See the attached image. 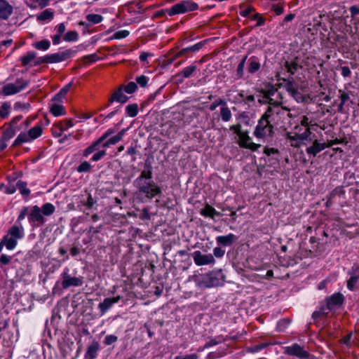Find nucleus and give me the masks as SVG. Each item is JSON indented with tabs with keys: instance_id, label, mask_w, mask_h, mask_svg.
I'll list each match as a JSON object with an SVG mask.
<instances>
[{
	"instance_id": "obj_1",
	"label": "nucleus",
	"mask_w": 359,
	"mask_h": 359,
	"mask_svg": "<svg viewBox=\"0 0 359 359\" xmlns=\"http://www.w3.org/2000/svg\"><path fill=\"white\" fill-rule=\"evenodd\" d=\"M153 168L150 163L146 161L144 169L141 172L139 177L134 180V186L147 198L152 199L155 196L162 194L161 187L154 182Z\"/></svg>"
},
{
	"instance_id": "obj_2",
	"label": "nucleus",
	"mask_w": 359,
	"mask_h": 359,
	"mask_svg": "<svg viewBox=\"0 0 359 359\" xmlns=\"http://www.w3.org/2000/svg\"><path fill=\"white\" fill-rule=\"evenodd\" d=\"M289 111L290 109L287 107H280L278 106L269 107L266 112L258 121V124L254 131L255 136L259 139L271 137L273 134L272 123L276 121V117Z\"/></svg>"
},
{
	"instance_id": "obj_3",
	"label": "nucleus",
	"mask_w": 359,
	"mask_h": 359,
	"mask_svg": "<svg viewBox=\"0 0 359 359\" xmlns=\"http://www.w3.org/2000/svg\"><path fill=\"white\" fill-rule=\"evenodd\" d=\"M55 210V206L50 203H44L41 208L38 205L32 206L28 215V220L33 226L36 225V223L37 225L43 224L46 222L44 217L50 216Z\"/></svg>"
},
{
	"instance_id": "obj_4",
	"label": "nucleus",
	"mask_w": 359,
	"mask_h": 359,
	"mask_svg": "<svg viewBox=\"0 0 359 359\" xmlns=\"http://www.w3.org/2000/svg\"><path fill=\"white\" fill-rule=\"evenodd\" d=\"M225 282V276L223 271L219 270L212 271L203 276L201 283L196 285L201 288H209L221 286Z\"/></svg>"
},
{
	"instance_id": "obj_5",
	"label": "nucleus",
	"mask_w": 359,
	"mask_h": 359,
	"mask_svg": "<svg viewBox=\"0 0 359 359\" xmlns=\"http://www.w3.org/2000/svg\"><path fill=\"white\" fill-rule=\"evenodd\" d=\"M198 5L192 0L182 1L166 10L169 16L197 10Z\"/></svg>"
},
{
	"instance_id": "obj_6",
	"label": "nucleus",
	"mask_w": 359,
	"mask_h": 359,
	"mask_svg": "<svg viewBox=\"0 0 359 359\" xmlns=\"http://www.w3.org/2000/svg\"><path fill=\"white\" fill-rule=\"evenodd\" d=\"M29 84V81L22 79H18L13 83H7L2 88V93L5 95L17 94L25 89Z\"/></svg>"
},
{
	"instance_id": "obj_7",
	"label": "nucleus",
	"mask_w": 359,
	"mask_h": 359,
	"mask_svg": "<svg viewBox=\"0 0 359 359\" xmlns=\"http://www.w3.org/2000/svg\"><path fill=\"white\" fill-rule=\"evenodd\" d=\"M69 269H65L62 273V287L63 289L69 288V287H79L83 284V277H72L69 274Z\"/></svg>"
},
{
	"instance_id": "obj_8",
	"label": "nucleus",
	"mask_w": 359,
	"mask_h": 359,
	"mask_svg": "<svg viewBox=\"0 0 359 359\" xmlns=\"http://www.w3.org/2000/svg\"><path fill=\"white\" fill-rule=\"evenodd\" d=\"M115 133V129L109 128L106 130L102 135L98 138L96 141H95L90 146L87 147L83 151V156L87 157L90 154L93 153L95 150H97L101 148V144L105 141L107 138H109L112 134Z\"/></svg>"
},
{
	"instance_id": "obj_9",
	"label": "nucleus",
	"mask_w": 359,
	"mask_h": 359,
	"mask_svg": "<svg viewBox=\"0 0 359 359\" xmlns=\"http://www.w3.org/2000/svg\"><path fill=\"white\" fill-rule=\"evenodd\" d=\"M263 102H268L271 105L270 107H280L282 97L278 93L276 88L271 87L270 89L263 92Z\"/></svg>"
},
{
	"instance_id": "obj_10",
	"label": "nucleus",
	"mask_w": 359,
	"mask_h": 359,
	"mask_svg": "<svg viewBox=\"0 0 359 359\" xmlns=\"http://www.w3.org/2000/svg\"><path fill=\"white\" fill-rule=\"evenodd\" d=\"M347 274L349 276V278L346 281L347 288L351 291H353L355 290L359 281V265L353 264L348 271Z\"/></svg>"
},
{
	"instance_id": "obj_11",
	"label": "nucleus",
	"mask_w": 359,
	"mask_h": 359,
	"mask_svg": "<svg viewBox=\"0 0 359 359\" xmlns=\"http://www.w3.org/2000/svg\"><path fill=\"white\" fill-rule=\"evenodd\" d=\"M76 51L72 49L65 50L64 51L49 54V63H57L65 61L72 57Z\"/></svg>"
},
{
	"instance_id": "obj_12",
	"label": "nucleus",
	"mask_w": 359,
	"mask_h": 359,
	"mask_svg": "<svg viewBox=\"0 0 359 359\" xmlns=\"http://www.w3.org/2000/svg\"><path fill=\"white\" fill-rule=\"evenodd\" d=\"M193 258L197 266L211 264L215 262V259L211 254H202L201 251H195L193 253Z\"/></svg>"
},
{
	"instance_id": "obj_13",
	"label": "nucleus",
	"mask_w": 359,
	"mask_h": 359,
	"mask_svg": "<svg viewBox=\"0 0 359 359\" xmlns=\"http://www.w3.org/2000/svg\"><path fill=\"white\" fill-rule=\"evenodd\" d=\"M332 144H327L325 142H320L318 140H314L312 144L306 148V151L308 154L316 156L319 152Z\"/></svg>"
},
{
	"instance_id": "obj_14",
	"label": "nucleus",
	"mask_w": 359,
	"mask_h": 359,
	"mask_svg": "<svg viewBox=\"0 0 359 359\" xmlns=\"http://www.w3.org/2000/svg\"><path fill=\"white\" fill-rule=\"evenodd\" d=\"M286 353L291 355H295L301 359H306L309 357V353L297 344L287 347Z\"/></svg>"
},
{
	"instance_id": "obj_15",
	"label": "nucleus",
	"mask_w": 359,
	"mask_h": 359,
	"mask_svg": "<svg viewBox=\"0 0 359 359\" xmlns=\"http://www.w3.org/2000/svg\"><path fill=\"white\" fill-rule=\"evenodd\" d=\"M252 22H256L254 25L251 26V28H253L263 25L265 20L260 14L255 13L251 6L248 5V24Z\"/></svg>"
},
{
	"instance_id": "obj_16",
	"label": "nucleus",
	"mask_w": 359,
	"mask_h": 359,
	"mask_svg": "<svg viewBox=\"0 0 359 359\" xmlns=\"http://www.w3.org/2000/svg\"><path fill=\"white\" fill-rule=\"evenodd\" d=\"M230 129L233 130L237 135V142L240 147L247 148V132L241 131V126L240 124L233 125L231 126Z\"/></svg>"
},
{
	"instance_id": "obj_17",
	"label": "nucleus",
	"mask_w": 359,
	"mask_h": 359,
	"mask_svg": "<svg viewBox=\"0 0 359 359\" xmlns=\"http://www.w3.org/2000/svg\"><path fill=\"white\" fill-rule=\"evenodd\" d=\"M121 298L119 295L112 298H105L103 302L98 304V309L101 313L104 314L114 304L118 303Z\"/></svg>"
},
{
	"instance_id": "obj_18",
	"label": "nucleus",
	"mask_w": 359,
	"mask_h": 359,
	"mask_svg": "<svg viewBox=\"0 0 359 359\" xmlns=\"http://www.w3.org/2000/svg\"><path fill=\"white\" fill-rule=\"evenodd\" d=\"M203 43L199 42V43L194 44V46L187 47V48L182 49L181 50L177 52L175 55V56H173L172 58L169 59L170 63L172 62L176 58L183 56V55H185L190 52L198 51L203 47Z\"/></svg>"
},
{
	"instance_id": "obj_19",
	"label": "nucleus",
	"mask_w": 359,
	"mask_h": 359,
	"mask_svg": "<svg viewBox=\"0 0 359 359\" xmlns=\"http://www.w3.org/2000/svg\"><path fill=\"white\" fill-rule=\"evenodd\" d=\"M127 129L123 128L120 132H118L116 135L107 138L105 141H104L101 144V147L105 149L109 147L111 145H114L119 141H121L123 136L125 135Z\"/></svg>"
},
{
	"instance_id": "obj_20",
	"label": "nucleus",
	"mask_w": 359,
	"mask_h": 359,
	"mask_svg": "<svg viewBox=\"0 0 359 359\" xmlns=\"http://www.w3.org/2000/svg\"><path fill=\"white\" fill-rule=\"evenodd\" d=\"M197 67L196 65H190L184 68L180 72L175 75V78L177 81L182 82L184 79H187L191 76L193 73L196 70Z\"/></svg>"
},
{
	"instance_id": "obj_21",
	"label": "nucleus",
	"mask_w": 359,
	"mask_h": 359,
	"mask_svg": "<svg viewBox=\"0 0 359 359\" xmlns=\"http://www.w3.org/2000/svg\"><path fill=\"white\" fill-rule=\"evenodd\" d=\"M285 88L290 95L297 102L302 100V95L298 91L293 81H288L285 85Z\"/></svg>"
},
{
	"instance_id": "obj_22",
	"label": "nucleus",
	"mask_w": 359,
	"mask_h": 359,
	"mask_svg": "<svg viewBox=\"0 0 359 359\" xmlns=\"http://www.w3.org/2000/svg\"><path fill=\"white\" fill-rule=\"evenodd\" d=\"M128 97L123 93V87L118 88L109 98V102L112 103L113 102H117L120 103H125L127 102Z\"/></svg>"
},
{
	"instance_id": "obj_23",
	"label": "nucleus",
	"mask_w": 359,
	"mask_h": 359,
	"mask_svg": "<svg viewBox=\"0 0 359 359\" xmlns=\"http://www.w3.org/2000/svg\"><path fill=\"white\" fill-rule=\"evenodd\" d=\"M99 349V343L96 341H93L87 348L86 353L85 354L86 359H95L97 357V353Z\"/></svg>"
},
{
	"instance_id": "obj_24",
	"label": "nucleus",
	"mask_w": 359,
	"mask_h": 359,
	"mask_svg": "<svg viewBox=\"0 0 359 359\" xmlns=\"http://www.w3.org/2000/svg\"><path fill=\"white\" fill-rule=\"evenodd\" d=\"M236 237L233 233H229L226 236H219L216 238V241L217 244L221 245L222 246H229L231 245Z\"/></svg>"
},
{
	"instance_id": "obj_25",
	"label": "nucleus",
	"mask_w": 359,
	"mask_h": 359,
	"mask_svg": "<svg viewBox=\"0 0 359 359\" xmlns=\"http://www.w3.org/2000/svg\"><path fill=\"white\" fill-rule=\"evenodd\" d=\"M13 8L6 1L0 0V18L7 19L12 13Z\"/></svg>"
},
{
	"instance_id": "obj_26",
	"label": "nucleus",
	"mask_w": 359,
	"mask_h": 359,
	"mask_svg": "<svg viewBox=\"0 0 359 359\" xmlns=\"http://www.w3.org/2000/svg\"><path fill=\"white\" fill-rule=\"evenodd\" d=\"M17 243L18 240L8 233L3 238L0 245H2V248L5 245L8 250H11L15 248Z\"/></svg>"
},
{
	"instance_id": "obj_27",
	"label": "nucleus",
	"mask_w": 359,
	"mask_h": 359,
	"mask_svg": "<svg viewBox=\"0 0 359 359\" xmlns=\"http://www.w3.org/2000/svg\"><path fill=\"white\" fill-rule=\"evenodd\" d=\"M201 215L205 217H210L212 219H214L215 216L222 215L219 212H217L210 205H206L203 209H201Z\"/></svg>"
},
{
	"instance_id": "obj_28",
	"label": "nucleus",
	"mask_w": 359,
	"mask_h": 359,
	"mask_svg": "<svg viewBox=\"0 0 359 359\" xmlns=\"http://www.w3.org/2000/svg\"><path fill=\"white\" fill-rule=\"evenodd\" d=\"M8 233L17 240L21 239L24 237V229L21 225H13L9 229Z\"/></svg>"
},
{
	"instance_id": "obj_29",
	"label": "nucleus",
	"mask_w": 359,
	"mask_h": 359,
	"mask_svg": "<svg viewBox=\"0 0 359 359\" xmlns=\"http://www.w3.org/2000/svg\"><path fill=\"white\" fill-rule=\"evenodd\" d=\"M49 107L50 111L55 116H60L66 114L65 109L62 104L53 103L50 104Z\"/></svg>"
},
{
	"instance_id": "obj_30",
	"label": "nucleus",
	"mask_w": 359,
	"mask_h": 359,
	"mask_svg": "<svg viewBox=\"0 0 359 359\" xmlns=\"http://www.w3.org/2000/svg\"><path fill=\"white\" fill-rule=\"evenodd\" d=\"M344 302V296L341 293H335L327 300V306L330 308L332 305H340Z\"/></svg>"
},
{
	"instance_id": "obj_31",
	"label": "nucleus",
	"mask_w": 359,
	"mask_h": 359,
	"mask_svg": "<svg viewBox=\"0 0 359 359\" xmlns=\"http://www.w3.org/2000/svg\"><path fill=\"white\" fill-rule=\"evenodd\" d=\"M42 127L39 125H37L29 129L27 133L29 139L32 141L39 137L42 135Z\"/></svg>"
},
{
	"instance_id": "obj_32",
	"label": "nucleus",
	"mask_w": 359,
	"mask_h": 359,
	"mask_svg": "<svg viewBox=\"0 0 359 359\" xmlns=\"http://www.w3.org/2000/svg\"><path fill=\"white\" fill-rule=\"evenodd\" d=\"M285 67L287 72H289L290 74H295V72H297L300 67L297 60H292L291 62H285Z\"/></svg>"
},
{
	"instance_id": "obj_33",
	"label": "nucleus",
	"mask_w": 359,
	"mask_h": 359,
	"mask_svg": "<svg viewBox=\"0 0 359 359\" xmlns=\"http://www.w3.org/2000/svg\"><path fill=\"white\" fill-rule=\"evenodd\" d=\"M32 140L29 139V137L28 136V133H21L18 135L17 138L13 142L12 146L16 147L18 145H20L25 142H31Z\"/></svg>"
},
{
	"instance_id": "obj_34",
	"label": "nucleus",
	"mask_w": 359,
	"mask_h": 359,
	"mask_svg": "<svg viewBox=\"0 0 359 359\" xmlns=\"http://www.w3.org/2000/svg\"><path fill=\"white\" fill-rule=\"evenodd\" d=\"M16 187L22 196H28L30 194V190L27 188V182L19 180L16 182Z\"/></svg>"
},
{
	"instance_id": "obj_35",
	"label": "nucleus",
	"mask_w": 359,
	"mask_h": 359,
	"mask_svg": "<svg viewBox=\"0 0 359 359\" xmlns=\"http://www.w3.org/2000/svg\"><path fill=\"white\" fill-rule=\"evenodd\" d=\"M74 124L71 119H67L64 121H60L54 125L57 129H60L62 132L69 128L73 127Z\"/></svg>"
},
{
	"instance_id": "obj_36",
	"label": "nucleus",
	"mask_w": 359,
	"mask_h": 359,
	"mask_svg": "<svg viewBox=\"0 0 359 359\" xmlns=\"http://www.w3.org/2000/svg\"><path fill=\"white\" fill-rule=\"evenodd\" d=\"M261 67V64L255 57H251L248 65V72L255 73Z\"/></svg>"
},
{
	"instance_id": "obj_37",
	"label": "nucleus",
	"mask_w": 359,
	"mask_h": 359,
	"mask_svg": "<svg viewBox=\"0 0 359 359\" xmlns=\"http://www.w3.org/2000/svg\"><path fill=\"white\" fill-rule=\"evenodd\" d=\"M16 130H17L15 128L9 126L4 131L2 139H4V141H8L11 140L15 135Z\"/></svg>"
},
{
	"instance_id": "obj_38",
	"label": "nucleus",
	"mask_w": 359,
	"mask_h": 359,
	"mask_svg": "<svg viewBox=\"0 0 359 359\" xmlns=\"http://www.w3.org/2000/svg\"><path fill=\"white\" fill-rule=\"evenodd\" d=\"M126 111L130 117H135L138 113V106L137 104H128L126 107Z\"/></svg>"
},
{
	"instance_id": "obj_39",
	"label": "nucleus",
	"mask_w": 359,
	"mask_h": 359,
	"mask_svg": "<svg viewBox=\"0 0 359 359\" xmlns=\"http://www.w3.org/2000/svg\"><path fill=\"white\" fill-rule=\"evenodd\" d=\"M50 43L48 40L44 39L34 44V46L41 50H46L50 48Z\"/></svg>"
},
{
	"instance_id": "obj_40",
	"label": "nucleus",
	"mask_w": 359,
	"mask_h": 359,
	"mask_svg": "<svg viewBox=\"0 0 359 359\" xmlns=\"http://www.w3.org/2000/svg\"><path fill=\"white\" fill-rule=\"evenodd\" d=\"M220 116L223 121H229L231 118L230 109L226 107H222L220 110Z\"/></svg>"
},
{
	"instance_id": "obj_41",
	"label": "nucleus",
	"mask_w": 359,
	"mask_h": 359,
	"mask_svg": "<svg viewBox=\"0 0 359 359\" xmlns=\"http://www.w3.org/2000/svg\"><path fill=\"white\" fill-rule=\"evenodd\" d=\"M36 57V54L34 52L28 53L25 56L20 58V61L23 66H27Z\"/></svg>"
},
{
	"instance_id": "obj_42",
	"label": "nucleus",
	"mask_w": 359,
	"mask_h": 359,
	"mask_svg": "<svg viewBox=\"0 0 359 359\" xmlns=\"http://www.w3.org/2000/svg\"><path fill=\"white\" fill-rule=\"evenodd\" d=\"M30 1L29 6L31 8L40 7L43 8L48 5L50 0H30Z\"/></svg>"
},
{
	"instance_id": "obj_43",
	"label": "nucleus",
	"mask_w": 359,
	"mask_h": 359,
	"mask_svg": "<svg viewBox=\"0 0 359 359\" xmlns=\"http://www.w3.org/2000/svg\"><path fill=\"white\" fill-rule=\"evenodd\" d=\"M77 39L78 33L76 31L68 32L63 36V39L65 41H75Z\"/></svg>"
},
{
	"instance_id": "obj_44",
	"label": "nucleus",
	"mask_w": 359,
	"mask_h": 359,
	"mask_svg": "<svg viewBox=\"0 0 359 359\" xmlns=\"http://www.w3.org/2000/svg\"><path fill=\"white\" fill-rule=\"evenodd\" d=\"M86 18L93 24H97L102 22L103 19L102 16L98 14H89L87 15Z\"/></svg>"
},
{
	"instance_id": "obj_45",
	"label": "nucleus",
	"mask_w": 359,
	"mask_h": 359,
	"mask_svg": "<svg viewBox=\"0 0 359 359\" xmlns=\"http://www.w3.org/2000/svg\"><path fill=\"white\" fill-rule=\"evenodd\" d=\"M53 18V13L49 10L43 11L38 17L39 20L44 21L46 20H50Z\"/></svg>"
},
{
	"instance_id": "obj_46",
	"label": "nucleus",
	"mask_w": 359,
	"mask_h": 359,
	"mask_svg": "<svg viewBox=\"0 0 359 359\" xmlns=\"http://www.w3.org/2000/svg\"><path fill=\"white\" fill-rule=\"evenodd\" d=\"M10 104L7 102L2 104L0 107V116L3 118H6L9 114Z\"/></svg>"
},
{
	"instance_id": "obj_47",
	"label": "nucleus",
	"mask_w": 359,
	"mask_h": 359,
	"mask_svg": "<svg viewBox=\"0 0 359 359\" xmlns=\"http://www.w3.org/2000/svg\"><path fill=\"white\" fill-rule=\"evenodd\" d=\"M91 168V165L88 161H83L79 165L77 171L79 172H86L90 171Z\"/></svg>"
},
{
	"instance_id": "obj_48",
	"label": "nucleus",
	"mask_w": 359,
	"mask_h": 359,
	"mask_svg": "<svg viewBox=\"0 0 359 359\" xmlns=\"http://www.w3.org/2000/svg\"><path fill=\"white\" fill-rule=\"evenodd\" d=\"M95 151L97 152H95L91 158V160L93 161H98L107 154L106 151L104 149L100 150L99 149L97 150H95Z\"/></svg>"
},
{
	"instance_id": "obj_49",
	"label": "nucleus",
	"mask_w": 359,
	"mask_h": 359,
	"mask_svg": "<svg viewBox=\"0 0 359 359\" xmlns=\"http://www.w3.org/2000/svg\"><path fill=\"white\" fill-rule=\"evenodd\" d=\"M149 80V77L144 75L137 76L135 79L136 83L141 87H145L147 85Z\"/></svg>"
},
{
	"instance_id": "obj_50",
	"label": "nucleus",
	"mask_w": 359,
	"mask_h": 359,
	"mask_svg": "<svg viewBox=\"0 0 359 359\" xmlns=\"http://www.w3.org/2000/svg\"><path fill=\"white\" fill-rule=\"evenodd\" d=\"M82 205L86 206L88 208H92L96 201L93 199L90 194L88 195L86 201H81Z\"/></svg>"
},
{
	"instance_id": "obj_51",
	"label": "nucleus",
	"mask_w": 359,
	"mask_h": 359,
	"mask_svg": "<svg viewBox=\"0 0 359 359\" xmlns=\"http://www.w3.org/2000/svg\"><path fill=\"white\" fill-rule=\"evenodd\" d=\"M311 135V130L309 128H306L305 131L303 132L302 133L297 134L299 140H302V142H304V140H311V139L309 138Z\"/></svg>"
},
{
	"instance_id": "obj_52",
	"label": "nucleus",
	"mask_w": 359,
	"mask_h": 359,
	"mask_svg": "<svg viewBox=\"0 0 359 359\" xmlns=\"http://www.w3.org/2000/svg\"><path fill=\"white\" fill-rule=\"evenodd\" d=\"M247 59V55L244 56L241 62L239 63L237 70H236V75L238 77H241L243 75V71H244V67H245V62Z\"/></svg>"
},
{
	"instance_id": "obj_53",
	"label": "nucleus",
	"mask_w": 359,
	"mask_h": 359,
	"mask_svg": "<svg viewBox=\"0 0 359 359\" xmlns=\"http://www.w3.org/2000/svg\"><path fill=\"white\" fill-rule=\"evenodd\" d=\"M137 84L135 82H130L126 86H124V90L127 93H133L137 90Z\"/></svg>"
},
{
	"instance_id": "obj_54",
	"label": "nucleus",
	"mask_w": 359,
	"mask_h": 359,
	"mask_svg": "<svg viewBox=\"0 0 359 359\" xmlns=\"http://www.w3.org/2000/svg\"><path fill=\"white\" fill-rule=\"evenodd\" d=\"M29 210H30V208L24 207L21 210L20 215H18L17 222H20V221L23 220L27 215L28 216V215L29 213Z\"/></svg>"
},
{
	"instance_id": "obj_55",
	"label": "nucleus",
	"mask_w": 359,
	"mask_h": 359,
	"mask_svg": "<svg viewBox=\"0 0 359 359\" xmlns=\"http://www.w3.org/2000/svg\"><path fill=\"white\" fill-rule=\"evenodd\" d=\"M129 35V32L128 30H119L116 32L114 34V38L116 39H124Z\"/></svg>"
},
{
	"instance_id": "obj_56",
	"label": "nucleus",
	"mask_w": 359,
	"mask_h": 359,
	"mask_svg": "<svg viewBox=\"0 0 359 359\" xmlns=\"http://www.w3.org/2000/svg\"><path fill=\"white\" fill-rule=\"evenodd\" d=\"M118 340V337L116 335L114 334H109L107 335L104 338V344L106 345H111L115 342H116Z\"/></svg>"
},
{
	"instance_id": "obj_57",
	"label": "nucleus",
	"mask_w": 359,
	"mask_h": 359,
	"mask_svg": "<svg viewBox=\"0 0 359 359\" xmlns=\"http://www.w3.org/2000/svg\"><path fill=\"white\" fill-rule=\"evenodd\" d=\"M16 184H15L13 182H10L6 187L5 193L7 194H13L16 191Z\"/></svg>"
},
{
	"instance_id": "obj_58",
	"label": "nucleus",
	"mask_w": 359,
	"mask_h": 359,
	"mask_svg": "<svg viewBox=\"0 0 359 359\" xmlns=\"http://www.w3.org/2000/svg\"><path fill=\"white\" fill-rule=\"evenodd\" d=\"M12 257L8 256L7 255L3 254L0 257V267H2L3 265H6L10 263Z\"/></svg>"
},
{
	"instance_id": "obj_59",
	"label": "nucleus",
	"mask_w": 359,
	"mask_h": 359,
	"mask_svg": "<svg viewBox=\"0 0 359 359\" xmlns=\"http://www.w3.org/2000/svg\"><path fill=\"white\" fill-rule=\"evenodd\" d=\"M226 104V102L225 100H222V99H219V100H215L212 104H210V111H214L216 109V108L219 106V105H225Z\"/></svg>"
},
{
	"instance_id": "obj_60",
	"label": "nucleus",
	"mask_w": 359,
	"mask_h": 359,
	"mask_svg": "<svg viewBox=\"0 0 359 359\" xmlns=\"http://www.w3.org/2000/svg\"><path fill=\"white\" fill-rule=\"evenodd\" d=\"M290 324V321L287 319H283L278 323L277 327L279 331H283L285 329L288 325Z\"/></svg>"
},
{
	"instance_id": "obj_61",
	"label": "nucleus",
	"mask_w": 359,
	"mask_h": 359,
	"mask_svg": "<svg viewBox=\"0 0 359 359\" xmlns=\"http://www.w3.org/2000/svg\"><path fill=\"white\" fill-rule=\"evenodd\" d=\"M72 86V83L70 82L68 84H67L66 86H65L63 88H62L60 89V90L58 92L59 93V95H61L63 97H65V95H67V93L69 92V90H70L71 87Z\"/></svg>"
},
{
	"instance_id": "obj_62",
	"label": "nucleus",
	"mask_w": 359,
	"mask_h": 359,
	"mask_svg": "<svg viewBox=\"0 0 359 359\" xmlns=\"http://www.w3.org/2000/svg\"><path fill=\"white\" fill-rule=\"evenodd\" d=\"M72 86V83L70 82L68 84H67L66 86H65L63 88H62L60 89V90L58 92L59 93V95H61L63 97H65V95H67V93L69 92V90H70L71 87Z\"/></svg>"
},
{
	"instance_id": "obj_63",
	"label": "nucleus",
	"mask_w": 359,
	"mask_h": 359,
	"mask_svg": "<svg viewBox=\"0 0 359 359\" xmlns=\"http://www.w3.org/2000/svg\"><path fill=\"white\" fill-rule=\"evenodd\" d=\"M222 341H223V339L222 338H219V339H211L209 341H208L207 343L205 344L204 348H210L212 346L219 344Z\"/></svg>"
},
{
	"instance_id": "obj_64",
	"label": "nucleus",
	"mask_w": 359,
	"mask_h": 359,
	"mask_svg": "<svg viewBox=\"0 0 359 359\" xmlns=\"http://www.w3.org/2000/svg\"><path fill=\"white\" fill-rule=\"evenodd\" d=\"M175 359H198V355L196 353L180 355L176 356Z\"/></svg>"
}]
</instances>
